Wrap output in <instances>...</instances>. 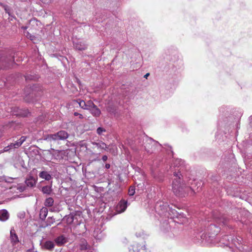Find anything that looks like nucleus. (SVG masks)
I'll return each instance as SVG.
<instances>
[{"instance_id":"nucleus-1","label":"nucleus","mask_w":252,"mask_h":252,"mask_svg":"<svg viewBox=\"0 0 252 252\" xmlns=\"http://www.w3.org/2000/svg\"><path fill=\"white\" fill-rule=\"evenodd\" d=\"M183 161L180 159H177L174 162V166H170L171 172L173 173L174 178L172 184V190L176 196L184 197L189 193V191L195 193V191L199 192L201 190L202 185V182L194 180L189 182V184L191 187L187 186L181 178L182 175L180 173L181 168L178 169L183 164Z\"/></svg>"},{"instance_id":"nucleus-2","label":"nucleus","mask_w":252,"mask_h":252,"mask_svg":"<svg viewBox=\"0 0 252 252\" xmlns=\"http://www.w3.org/2000/svg\"><path fill=\"white\" fill-rule=\"evenodd\" d=\"M217 224H211L209 227V232L207 234L204 233H200L197 236V240H194L196 243H202L204 244H210L211 245H217L219 244L220 241V227L219 219L217 220Z\"/></svg>"},{"instance_id":"nucleus-3","label":"nucleus","mask_w":252,"mask_h":252,"mask_svg":"<svg viewBox=\"0 0 252 252\" xmlns=\"http://www.w3.org/2000/svg\"><path fill=\"white\" fill-rule=\"evenodd\" d=\"M27 137L21 136L19 139L15 141L14 143L9 144L7 146L4 147L3 149L0 150V154L4 152H12L20 147L22 144L26 141Z\"/></svg>"},{"instance_id":"nucleus-4","label":"nucleus","mask_w":252,"mask_h":252,"mask_svg":"<svg viewBox=\"0 0 252 252\" xmlns=\"http://www.w3.org/2000/svg\"><path fill=\"white\" fill-rule=\"evenodd\" d=\"M156 211L161 216H164L169 217V211L173 212V210H171L169 206L166 203L163 202L157 203L156 205Z\"/></svg>"},{"instance_id":"nucleus-5","label":"nucleus","mask_w":252,"mask_h":252,"mask_svg":"<svg viewBox=\"0 0 252 252\" xmlns=\"http://www.w3.org/2000/svg\"><path fill=\"white\" fill-rule=\"evenodd\" d=\"M146 143L144 146L145 150L149 153H153L158 147H161V145L158 142L149 138H147Z\"/></svg>"},{"instance_id":"nucleus-6","label":"nucleus","mask_w":252,"mask_h":252,"mask_svg":"<svg viewBox=\"0 0 252 252\" xmlns=\"http://www.w3.org/2000/svg\"><path fill=\"white\" fill-rule=\"evenodd\" d=\"M81 214L80 211H75L70 213L68 215L65 216L63 218V220L67 224H70L74 221L78 222V217H80Z\"/></svg>"},{"instance_id":"nucleus-7","label":"nucleus","mask_w":252,"mask_h":252,"mask_svg":"<svg viewBox=\"0 0 252 252\" xmlns=\"http://www.w3.org/2000/svg\"><path fill=\"white\" fill-rule=\"evenodd\" d=\"M68 136L67 132L64 130H61L55 134L50 135V138L54 140H63L66 139Z\"/></svg>"},{"instance_id":"nucleus-8","label":"nucleus","mask_w":252,"mask_h":252,"mask_svg":"<svg viewBox=\"0 0 252 252\" xmlns=\"http://www.w3.org/2000/svg\"><path fill=\"white\" fill-rule=\"evenodd\" d=\"M0 62H1L5 68H10L13 66L14 63V56H9L5 58H1Z\"/></svg>"},{"instance_id":"nucleus-9","label":"nucleus","mask_w":252,"mask_h":252,"mask_svg":"<svg viewBox=\"0 0 252 252\" xmlns=\"http://www.w3.org/2000/svg\"><path fill=\"white\" fill-rule=\"evenodd\" d=\"M54 242L58 246H62L67 242V238L64 235H61L56 238Z\"/></svg>"},{"instance_id":"nucleus-10","label":"nucleus","mask_w":252,"mask_h":252,"mask_svg":"<svg viewBox=\"0 0 252 252\" xmlns=\"http://www.w3.org/2000/svg\"><path fill=\"white\" fill-rule=\"evenodd\" d=\"M127 208V201L125 200H121L116 207V211L119 213L124 212Z\"/></svg>"},{"instance_id":"nucleus-11","label":"nucleus","mask_w":252,"mask_h":252,"mask_svg":"<svg viewBox=\"0 0 252 252\" xmlns=\"http://www.w3.org/2000/svg\"><path fill=\"white\" fill-rule=\"evenodd\" d=\"M74 47L78 50H84L87 49V45L84 42L79 40H74L73 41Z\"/></svg>"},{"instance_id":"nucleus-12","label":"nucleus","mask_w":252,"mask_h":252,"mask_svg":"<svg viewBox=\"0 0 252 252\" xmlns=\"http://www.w3.org/2000/svg\"><path fill=\"white\" fill-rule=\"evenodd\" d=\"M10 241L13 245H16L19 242L14 228H12L10 230Z\"/></svg>"},{"instance_id":"nucleus-13","label":"nucleus","mask_w":252,"mask_h":252,"mask_svg":"<svg viewBox=\"0 0 252 252\" xmlns=\"http://www.w3.org/2000/svg\"><path fill=\"white\" fill-rule=\"evenodd\" d=\"M129 252H146L145 246H142L139 244H136L131 246L129 249Z\"/></svg>"},{"instance_id":"nucleus-14","label":"nucleus","mask_w":252,"mask_h":252,"mask_svg":"<svg viewBox=\"0 0 252 252\" xmlns=\"http://www.w3.org/2000/svg\"><path fill=\"white\" fill-rule=\"evenodd\" d=\"M36 181V178H35L32 176H30L26 179L25 183L28 187L32 188L35 185Z\"/></svg>"},{"instance_id":"nucleus-15","label":"nucleus","mask_w":252,"mask_h":252,"mask_svg":"<svg viewBox=\"0 0 252 252\" xmlns=\"http://www.w3.org/2000/svg\"><path fill=\"white\" fill-rule=\"evenodd\" d=\"M9 213L6 210H0V220L3 221H6L9 218Z\"/></svg>"},{"instance_id":"nucleus-16","label":"nucleus","mask_w":252,"mask_h":252,"mask_svg":"<svg viewBox=\"0 0 252 252\" xmlns=\"http://www.w3.org/2000/svg\"><path fill=\"white\" fill-rule=\"evenodd\" d=\"M39 177L46 181H50L52 179L51 175L47 171H43L39 173Z\"/></svg>"},{"instance_id":"nucleus-17","label":"nucleus","mask_w":252,"mask_h":252,"mask_svg":"<svg viewBox=\"0 0 252 252\" xmlns=\"http://www.w3.org/2000/svg\"><path fill=\"white\" fill-rule=\"evenodd\" d=\"M13 115L16 116H22L25 117L27 115V112H26L24 114L22 113L21 110L18 107H13L11 108V111Z\"/></svg>"},{"instance_id":"nucleus-18","label":"nucleus","mask_w":252,"mask_h":252,"mask_svg":"<svg viewBox=\"0 0 252 252\" xmlns=\"http://www.w3.org/2000/svg\"><path fill=\"white\" fill-rule=\"evenodd\" d=\"M94 237L97 240H101L103 237V234L100 229L97 227L94 229L93 233Z\"/></svg>"},{"instance_id":"nucleus-19","label":"nucleus","mask_w":252,"mask_h":252,"mask_svg":"<svg viewBox=\"0 0 252 252\" xmlns=\"http://www.w3.org/2000/svg\"><path fill=\"white\" fill-rule=\"evenodd\" d=\"M90 113L94 117H98L101 114V111L99 108L95 105L90 109Z\"/></svg>"},{"instance_id":"nucleus-20","label":"nucleus","mask_w":252,"mask_h":252,"mask_svg":"<svg viewBox=\"0 0 252 252\" xmlns=\"http://www.w3.org/2000/svg\"><path fill=\"white\" fill-rule=\"evenodd\" d=\"M93 145H95L98 148L106 150L108 149V147L106 144L102 141H98V142H93Z\"/></svg>"},{"instance_id":"nucleus-21","label":"nucleus","mask_w":252,"mask_h":252,"mask_svg":"<svg viewBox=\"0 0 252 252\" xmlns=\"http://www.w3.org/2000/svg\"><path fill=\"white\" fill-rule=\"evenodd\" d=\"M48 209L46 207H43L40 211L39 217L41 220H44L48 214Z\"/></svg>"},{"instance_id":"nucleus-22","label":"nucleus","mask_w":252,"mask_h":252,"mask_svg":"<svg viewBox=\"0 0 252 252\" xmlns=\"http://www.w3.org/2000/svg\"><path fill=\"white\" fill-rule=\"evenodd\" d=\"M45 248L49 251H52L55 247L54 242L52 241H47L44 244Z\"/></svg>"},{"instance_id":"nucleus-23","label":"nucleus","mask_w":252,"mask_h":252,"mask_svg":"<svg viewBox=\"0 0 252 252\" xmlns=\"http://www.w3.org/2000/svg\"><path fill=\"white\" fill-rule=\"evenodd\" d=\"M42 192L46 194H50L52 191V187L50 186H46L43 187L41 189Z\"/></svg>"},{"instance_id":"nucleus-24","label":"nucleus","mask_w":252,"mask_h":252,"mask_svg":"<svg viewBox=\"0 0 252 252\" xmlns=\"http://www.w3.org/2000/svg\"><path fill=\"white\" fill-rule=\"evenodd\" d=\"M54 201L52 197H48L46 199L44 202V205L46 207H51L54 204Z\"/></svg>"},{"instance_id":"nucleus-25","label":"nucleus","mask_w":252,"mask_h":252,"mask_svg":"<svg viewBox=\"0 0 252 252\" xmlns=\"http://www.w3.org/2000/svg\"><path fill=\"white\" fill-rule=\"evenodd\" d=\"M90 247L88 246L87 243L86 242L83 243L80 246V249L82 251H85L86 252H92L91 249L89 248Z\"/></svg>"},{"instance_id":"nucleus-26","label":"nucleus","mask_w":252,"mask_h":252,"mask_svg":"<svg viewBox=\"0 0 252 252\" xmlns=\"http://www.w3.org/2000/svg\"><path fill=\"white\" fill-rule=\"evenodd\" d=\"M135 193V188L134 187L131 186L129 187L128 189V194L130 196H132Z\"/></svg>"},{"instance_id":"nucleus-27","label":"nucleus","mask_w":252,"mask_h":252,"mask_svg":"<svg viewBox=\"0 0 252 252\" xmlns=\"http://www.w3.org/2000/svg\"><path fill=\"white\" fill-rule=\"evenodd\" d=\"M86 103L87 104V106L89 107L88 108L90 109L92 108L93 107H94V106L95 105L94 102L91 100L88 101Z\"/></svg>"},{"instance_id":"nucleus-28","label":"nucleus","mask_w":252,"mask_h":252,"mask_svg":"<svg viewBox=\"0 0 252 252\" xmlns=\"http://www.w3.org/2000/svg\"><path fill=\"white\" fill-rule=\"evenodd\" d=\"M96 131L98 134L101 135L103 132L105 131V129L101 127H99L97 128Z\"/></svg>"},{"instance_id":"nucleus-29","label":"nucleus","mask_w":252,"mask_h":252,"mask_svg":"<svg viewBox=\"0 0 252 252\" xmlns=\"http://www.w3.org/2000/svg\"><path fill=\"white\" fill-rule=\"evenodd\" d=\"M4 181L5 182L7 183H12L13 180L14 179V178L9 177H4Z\"/></svg>"},{"instance_id":"nucleus-30","label":"nucleus","mask_w":252,"mask_h":252,"mask_svg":"<svg viewBox=\"0 0 252 252\" xmlns=\"http://www.w3.org/2000/svg\"><path fill=\"white\" fill-rule=\"evenodd\" d=\"M77 101L80 107L82 108L84 106L85 103H86V102H85L84 100L80 99H78L77 100Z\"/></svg>"},{"instance_id":"nucleus-31","label":"nucleus","mask_w":252,"mask_h":252,"mask_svg":"<svg viewBox=\"0 0 252 252\" xmlns=\"http://www.w3.org/2000/svg\"><path fill=\"white\" fill-rule=\"evenodd\" d=\"M74 115L75 116H79V118L80 119H82L83 118V116L82 114L78 113V112H74Z\"/></svg>"},{"instance_id":"nucleus-32","label":"nucleus","mask_w":252,"mask_h":252,"mask_svg":"<svg viewBox=\"0 0 252 252\" xmlns=\"http://www.w3.org/2000/svg\"><path fill=\"white\" fill-rule=\"evenodd\" d=\"M41 2H42L44 3H49L51 2L52 0H40Z\"/></svg>"},{"instance_id":"nucleus-33","label":"nucleus","mask_w":252,"mask_h":252,"mask_svg":"<svg viewBox=\"0 0 252 252\" xmlns=\"http://www.w3.org/2000/svg\"><path fill=\"white\" fill-rule=\"evenodd\" d=\"M88 107H89L87 106V104L86 102L85 103L84 106L82 108V109H85V110H90V109Z\"/></svg>"},{"instance_id":"nucleus-34","label":"nucleus","mask_w":252,"mask_h":252,"mask_svg":"<svg viewBox=\"0 0 252 252\" xmlns=\"http://www.w3.org/2000/svg\"><path fill=\"white\" fill-rule=\"evenodd\" d=\"M107 159H108V157L106 155H104V156H102V159L103 161H105L106 160H107Z\"/></svg>"},{"instance_id":"nucleus-35","label":"nucleus","mask_w":252,"mask_h":252,"mask_svg":"<svg viewBox=\"0 0 252 252\" xmlns=\"http://www.w3.org/2000/svg\"><path fill=\"white\" fill-rule=\"evenodd\" d=\"M110 164H109V163H106L105 165V167L106 168V169H109L110 168Z\"/></svg>"},{"instance_id":"nucleus-36","label":"nucleus","mask_w":252,"mask_h":252,"mask_svg":"<svg viewBox=\"0 0 252 252\" xmlns=\"http://www.w3.org/2000/svg\"><path fill=\"white\" fill-rule=\"evenodd\" d=\"M26 252H36L34 249H29Z\"/></svg>"},{"instance_id":"nucleus-37","label":"nucleus","mask_w":252,"mask_h":252,"mask_svg":"<svg viewBox=\"0 0 252 252\" xmlns=\"http://www.w3.org/2000/svg\"><path fill=\"white\" fill-rule=\"evenodd\" d=\"M240 221H242V223H245L246 224H247V222H246V220H243V218H241Z\"/></svg>"},{"instance_id":"nucleus-38","label":"nucleus","mask_w":252,"mask_h":252,"mask_svg":"<svg viewBox=\"0 0 252 252\" xmlns=\"http://www.w3.org/2000/svg\"><path fill=\"white\" fill-rule=\"evenodd\" d=\"M219 133L218 132H217V133L216 134V135H215V137H216V139H219Z\"/></svg>"},{"instance_id":"nucleus-39","label":"nucleus","mask_w":252,"mask_h":252,"mask_svg":"<svg viewBox=\"0 0 252 252\" xmlns=\"http://www.w3.org/2000/svg\"><path fill=\"white\" fill-rule=\"evenodd\" d=\"M25 99L26 101H28V102H31V100H30L29 99V98H28V96H26L25 97Z\"/></svg>"},{"instance_id":"nucleus-40","label":"nucleus","mask_w":252,"mask_h":252,"mask_svg":"<svg viewBox=\"0 0 252 252\" xmlns=\"http://www.w3.org/2000/svg\"><path fill=\"white\" fill-rule=\"evenodd\" d=\"M150 75V74L149 73H147V74H146L145 75H144V77L145 78H147L148 77V76H149V75Z\"/></svg>"},{"instance_id":"nucleus-41","label":"nucleus","mask_w":252,"mask_h":252,"mask_svg":"<svg viewBox=\"0 0 252 252\" xmlns=\"http://www.w3.org/2000/svg\"><path fill=\"white\" fill-rule=\"evenodd\" d=\"M243 214H245V215H248V214H249V213L248 212H247V211H243Z\"/></svg>"},{"instance_id":"nucleus-42","label":"nucleus","mask_w":252,"mask_h":252,"mask_svg":"<svg viewBox=\"0 0 252 252\" xmlns=\"http://www.w3.org/2000/svg\"><path fill=\"white\" fill-rule=\"evenodd\" d=\"M48 165H49L50 167H51L52 166H54V165H53V162H51V163H49V164H48Z\"/></svg>"},{"instance_id":"nucleus-43","label":"nucleus","mask_w":252,"mask_h":252,"mask_svg":"<svg viewBox=\"0 0 252 252\" xmlns=\"http://www.w3.org/2000/svg\"><path fill=\"white\" fill-rule=\"evenodd\" d=\"M2 131H1V127L0 126V137L2 135Z\"/></svg>"},{"instance_id":"nucleus-44","label":"nucleus","mask_w":252,"mask_h":252,"mask_svg":"<svg viewBox=\"0 0 252 252\" xmlns=\"http://www.w3.org/2000/svg\"><path fill=\"white\" fill-rule=\"evenodd\" d=\"M164 223L166 225V228H168V223L165 221Z\"/></svg>"},{"instance_id":"nucleus-45","label":"nucleus","mask_w":252,"mask_h":252,"mask_svg":"<svg viewBox=\"0 0 252 252\" xmlns=\"http://www.w3.org/2000/svg\"><path fill=\"white\" fill-rule=\"evenodd\" d=\"M228 238V236H224L223 237V239H226L227 238Z\"/></svg>"},{"instance_id":"nucleus-46","label":"nucleus","mask_w":252,"mask_h":252,"mask_svg":"<svg viewBox=\"0 0 252 252\" xmlns=\"http://www.w3.org/2000/svg\"><path fill=\"white\" fill-rule=\"evenodd\" d=\"M22 29H23V30H26L27 29V27H22Z\"/></svg>"},{"instance_id":"nucleus-47","label":"nucleus","mask_w":252,"mask_h":252,"mask_svg":"<svg viewBox=\"0 0 252 252\" xmlns=\"http://www.w3.org/2000/svg\"><path fill=\"white\" fill-rule=\"evenodd\" d=\"M49 219H52V218H48V220H49Z\"/></svg>"},{"instance_id":"nucleus-48","label":"nucleus","mask_w":252,"mask_h":252,"mask_svg":"<svg viewBox=\"0 0 252 252\" xmlns=\"http://www.w3.org/2000/svg\"><path fill=\"white\" fill-rule=\"evenodd\" d=\"M229 129H230V128L228 129V133H229Z\"/></svg>"},{"instance_id":"nucleus-49","label":"nucleus","mask_w":252,"mask_h":252,"mask_svg":"<svg viewBox=\"0 0 252 252\" xmlns=\"http://www.w3.org/2000/svg\"><path fill=\"white\" fill-rule=\"evenodd\" d=\"M107 109L108 111H110V110H109V109L108 108Z\"/></svg>"},{"instance_id":"nucleus-50","label":"nucleus","mask_w":252,"mask_h":252,"mask_svg":"<svg viewBox=\"0 0 252 252\" xmlns=\"http://www.w3.org/2000/svg\"><path fill=\"white\" fill-rule=\"evenodd\" d=\"M33 87H34V86H33ZM34 88H32V90H34Z\"/></svg>"}]
</instances>
